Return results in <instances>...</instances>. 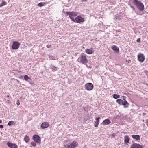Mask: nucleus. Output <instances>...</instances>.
<instances>
[{
    "instance_id": "f257e3e1",
    "label": "nucleus",
    "mask_w": 148,
    "mask_h": 148,
    "mask_svg": "<svg viewBox=\"0 0 148 148\" xmlns=\"http://www.w3.org/2000/svg\"><path fill=\"white\" fill-rule=\"evenodd\" d=\"M133 2L140 11H142L144 10V5L140 1L138 0H134Z\"/></svg>"
},
{
    "instance_id": "f03ea898",
    "label": "nucleus",
    "mask_w": 148,
    "mask_h": 148,
    "mask_svg": "<svg viewBox=\"0 0 148 148\" xmlns=\"http://www.w3.org/2000/svg\"><path fill=\"white\" fill-rule=\"evenodd\" d=\"M66 14L69 16V17L72 21H74V18L73 17L76 16L77 15V13L75 11L66 12Z\"/></svg>"
},
{
    "instance_id": "7ed1b4c3",
    "label": "nucleus",
    "mask_w": 148,
    "mask_h": 148,
    "mask_svg": "<svg viewBox=\"0 0 148 148\" xmlns=\"http://www.w3.org/2000/svg\"><path fill=\"white\" fill-rule=\"evenodd\" d=\"M78 61L85 64L87 63L88 60L87 59L85 55L84 54H81L80 57L78 58Z\"/></svg>"
},
{
    "instance_id": "20e7f679",
    "label": "nucleus",
    "mask_w": 148,
    "mask_h": 148,
    "mask_svg": "<svg viewBox=\"0 0 148 148\" xmlns=\"http://www.w3.org/2000/svg\"><path fill=\"white\" fill-rule=\"evenodd\" d=\"M33 139L37 143L39 144L41 143V138L38 135H34L33 136Z\"/></svg>"
},
{
    "instance_id": "39448f33",
    "label": "nucleus",
    "mask_w": 148,
    "mask_h": 148,
    "mask_svg": "<svg viewBox=\"0 0 148 148\" xmlns=\"http://www.w3.org/2000/svg\"><path fill=\"white\" fill-rule=\"evenodd\" d=\"M84 18H82L81 16H77L74 19V21H73L75 22H76L78 23H80L84 22Z\"/></svg>"
},
{
    "instance_id": "423d86ee",
    "label": "nucleus",
    "mask_w": 148,
    "mask_h": 148,
    "mask_svg": "<svg viewBox=\"0 0 148 148\" xmlns=\"http://www.w3.org/2000/svg\"><path fill=\"white\" fill-rule=\"evenodd\" d=\"M78 145L77 143L73 141L70 145H67L66 148H75Z\"/></svg>"
},
{
    "instance_id": "0eeeda50",
    "label": "nucleus",
    "mask_w": 148,
    "mask_h": 148,
    "mask_svg": "<svg viewBox=\"0 0 148 148\" xmlns=\"http://www.w3.org/2000/svg\"><path fill=\"white\" fill-rule=\"evenodd\" d=\"M137 57L138 60L140 62H143L144 61L145 57L143 54L139 53L138 54Z\"/></svg>"
},
{
    "instance_id": "6e6552de",
    "label": "nucleus",
    "mask_w": 148,
    "mask_h": 148,
    "mask_svg": "<svg viewBox=\"0 0 148 148\" xmlns=\"http://www.w3.org/2000/svg\"><path fill=\"white\" fill-rule=\"evenodd\" d=\"M20 44L17 41H14L12 45V48L14 50L18 49L20 45Z\"/></svg>"
},
{
    "instance_id": "1a4fd4ad",
    "label": "nucleus",
    "mask_w": 148,
    "mask_h": 148,
    "mask_svg": "<svg viewBox=\"0 0 148 148\" xmlns=\"http://www.w3.org/2000/svg\"><path fill=\"white\" fill-rule=\"evenodd\" d=\"M85 89L88 90H91L93 89V86L90 83L86 84L85 86Z\"/></svg>"
},
{
    "instance_id": "9d476101",
    "label": "nucleus",
    "mask_w": 148,
    "mask_h": 148,
    "mask_svg": "<svg viewBox=\"0 0 148 148\" xmlns=\"http://www.w3.org/2000/svg\"><path fill=\"white\" fill-rule=\"evenodd\" d=\"M143 147L139 144L134 143L132 144L131 147L130 148H142Z\"/></svg>"
},
{
    "instance_id": "9b49d317",
    "label": "nucleus",
    "mask_w": 148,
    "mask_h": 148,
    "mask_svg": "<svg viewBox=\"0 0 148 148\" xmlns=\"http://www.w3.org/2000/svg\"><path fill=\"white\" fill-rule=\"evenodd\" d=\"M7 145L10 148H17L18 147L16 144L10 142L7 143Z\"/></svg>"
},
{
    "instance_id": "f8f14e48",
    "label": "nucleus",
    "mask_w": 148,
    "mask_h": 148,
    "mask_svg": "<svg viewBox=\"0 0 148 148\" xmlns=\"http://www.w3.org/2000/svg\"><path fill=\"white\" fill-rule=\"evenodd\" d=\"M49 125L48 123L47 122H45L43 123L41 125V127L42 129H45L47 128Z\"/></svg>"
},
{
    "instance_id": "ddd939ff",
    "label": "nucleus",
    "mask_w": 148,
    "mask_h": 148,
    "mask_svg": "<svg viewBox=\"0 0 148 148\" xmlns=\"http://www.w3.org/2000/svg\"><path fill=\"white\" fill-rule=\"evenodd\" d=\"M111 123L109 119H106L102 122V124L104 125H109Z\"/></svg>"
},
{
    "instance_id": "4468645a",
    "label": "nucleus",
    "mask_w": 148,
    "mask_h": 148,
    "mask_svg": "<svg viewBox=\"0 0 148 148\" xmlns=\"http://www.w3.org/2000/svg\"><path fill=\"white\" fill-rule=\"evenodd\" d=\"M86 53L89 54H91L93 53V49L92 48H90V49H85Z\"/></svg>"
},
{
    "instance_id": "2eb2a0df",
    "label": "nucleus",
    "mask_w": 148,
    "mask_h": 148,
    "mask_svg": "<svg viewBox=\"0 0 148 148\" xmlns=\"http://www.w3.org/2000/svg\"><path fill=\"white\" fill-rule=\"evenodd\" d=\"M100 117H98L96 119V121L94 123V126L95 127H98L99 123Z\"/></svg>"
},
{
    "instance_id": "dca6fc26",
    "label": "nucleus",
    "mask_w": 148,
    "mask_h": 148,
    "mask_svg": "<svg viewBox=\"0 0 148 148\" xmlns=\"http://www.w3.org/2000/svg\"><path fill=\"white\" fill-rule=\"evenodd\" d=\"M132 137L134 139L137 140H139L140 139V136L139 135H132Z\"/></svg>"
},
{
    "instance_id": "f3484780",
    "label": "nucleus",
    "mask_w": 148,
    "mask_h": 148,
    "mask_svg": "<svg viewBox=\"0 0 148 148\" xmlns=\"http://www.w3.org/2000/svg\"><path fill=\"white\" fill-rule=\"evenodd\" d=\"M124 142L125 143H128L129 142V136L127 135H125L124 137Z\"/></svg>"
},
{
    "instance_id": "a211bd4d",
    "label": "nucleus",
    "mask_w": 148,
    "mask_h": 148,
    "mask_svg": "<svg viewBox=\"0 0 148 148\" xmlns=\"http://www.w3.org/2000/svg\"><path fill=\"white\" fill-rule=\"evenodd\" d=\"M15 124V123L13 121H9L8 124L9 126H11L13 125H14Z\"/></svg>"
},
{
    "instance_id": "6ab92c4d",
    "label": "nucleus",
    "mask_w": 148,
    "mask_h": 148,
    "mask_svg": "<svg viewBox=\"0 0 148 148\" xmlns=\"http://www.w3.org/2000/svg\"><path fill=\"white\" fill-rule=\"evenodd\" d=\"M51 69L53 70V71H55L57 70L58 68L54 65H51Z\"/></svg>"
},
{
    "instance_id": "aec40b11",
    "label": "nucleus",
    "mask_w": 148,
    "mask_h": 148,
    "mask_svg": "<svg viewBox=\"0 0 148 148\" xmlns=\"http://www.w3.org/2000/svg\"><path fill=\"white\" fill-rule=\"evenodd\" d=\"M112 49L116 52H117L119 51V48L115 45L113 46L112 48Z\"/></svg>"
},
{
    "instance_id": "412c9836",
    "label": "nucleus",
    "mask_w": 148,
    "mask_h": 148,
    "mask_svg": "<svg viewBox=\"0 0 148 148\" xmlns=\"http://www.w3.org/2000/svg\"><path fill=\"white\" fill-rule=\"evenodd\" d=\"M29 138L28 136H27V135H26L25 136L24 138V140L26 142H28L29 141Z\"/></svg>"
},
{
    "instance_id": "4be33fe9",
    "label": "nucleus",
    "mask_w": 148,
    "mask_h": 148,
    "mask_svg": "<svg viewBox=\"0 0 148 148\" xmlns=\"http://www.w3.org/2000/svg\"><path fill=\"white\" fill-rule=\"evenodd\" d=\"M46 4V3L45 2H41L38 4V6L40 7H41L44 6Z\"/></svg>"
},
{
    "instance_id": "5701e85b",
    "label": "nucleus",
    "mask_w": 148,
    "mask_h": 148,
    "mask_svg": "<svg viewBox=\"0 0 148 148\" xmlns=\"http://www.w3.org/2000/svg\"><path fill=\"white\" fill-rule=\"evenodd\" d=\"M117 102L120 105H122L123 100L121 99H119L116 100Z\"/></svg>"
},
{
    "instance_id": "b1692460",
    "label": "nucleus",
    "mask_w": 148,
    "mask_h": 148,
    "mask_svg": "<svg viewBox=\"0 0 148 148\" xmlns=\"http://www.w3.org/2000/svg\"><path fill=\"white\" fill-rule=\"evenodd\" d=\"M119 14H116L114 16V19L115 20V21H117L119 20Z\"/></svg>"
},
{
    "instance_id": "393cba45",
    "label": "nucleus",
    "mask_w": 148,
    "mask_h": 148,
    "mask_svg": "<svg viewBox=\"0 0 148 148\" xmlns=\"http://www.w3.org/2000/svg\"><path fill=\"white\" fill-rule=\"evenodd\" d=\"M24 79L25 81H27L29 79H31V78L29 77L27 75H25L24 76Z\"/></svg>"
},
{
    "instance_id": "a878e982",
    "label": "nucleus",
    "mask_w": 148,
    "mask_h": 148,
    "mask_svg": "<svg viewBox=\"0 0 148 148\" xmlns=\"http://www.w3.org/2000/svg\"><path fill=\"white\" fill-rule=\"evenodd\" d=\"M113 97L115 99H117L120 97V96L119 95L116 94H114L113 95Z\"/></svg>"
},
{
    "instance_id": "bb28decb",
    "label": "nucleus",
    "mask_w": 148,
    "mask_h": 148,
    "mask_svg": "<svg viewBox=\"0 0 148 148\" xmlns=\"http://www.w3.org/2000/svg\"><path fill=\"white\" fill-rule=\"evenodd\" d=\"M7 3L5 1H3L2 3L0 4V7L2 6L6 5Z\"/></svg>"
},
{
    "instance_id": "cd10ccee",
    "label": "nucleus",
    "mask_w": 148,
    "mask_h": 148,
    "mask_svg": "<svg viewBox=\"0 0 148 148\" xmlns=\"http://www.w3.org/2000/svg\"><path fill=\"white\" fill-rule=\"evenodd\" d=\"M123 14L122 13H120L119 15V21L121 19L123 18Z\"/></svg>"
},
{
    "instance_id": "c85d7f7f",
    "label": "nucleus",
    "mask_w": 148,
    "mask_h": 148,
    "mask_svg": "<svg viewBox=\"0 0 148 148\" xmlns=\"http://www.w3.org/2000/svg\"><path fill=\"white\" fill-rule=\"evenodd\" d=\"M128 104V102L125 99H124V101L123 100V103H122V105H123L125 106V105H126V104Z\"/></svg>"
},
{
    "instance_id": "c756f323",
    "label": "nucleus",
    "mask_w": 148,
    "mask_h": 148,
    "mask_svg": "<svg viewBox=\"0 0 148 148\" xmlns=\"http://www.w3.org/2000/svg\"><path fill=\"white\" fill-rule=\"evenodd\" d=\"M31 144L34 147H35L36 146V143L34 142H31Z\"/></svg>"
},
{
    "instance_id": "7c9ffc66",
    "label": "nucleus",
    "mask_w": 148,
    "mask_h": 148,
    "mask_svg": "<svg viewBox=\"0 0 148 148\" xmlns=\"http://www.w3.org/2000/svg\"><path fill=\"white\" fill-rule=\"evenodd\" d=\"M46 47L47 48H51V45H47L46 46Z\"/></svg>"
},
{
    "instance_id": "2f4dec72",
    "label": "nucleus",
    "mask_w": 148,
    "mask_h": 148,
    "mask_svg": "<svg viewBox=\"0 0 148 148\" xmlns=\"http://www.w3.org/2000/svg\"><path fill=\"white\" fill-rule=\"evenodd\" d=\"M16 104L18 106L20 105V103L19 102V100H18L17 101V102H16Z\"/></svg>"
},
{
    "instance_id": "473e14b6",
    "label": "nucleus",
    "mask_w": 148,
    "mask_h": 148,
    "mask_svg": "<svg viewBox=\"0 0 148 148\" xmlns=\"http://www.w3.org/2000/svg\"><path fill=\"white\" fill-rule=\"evenodd\" d=\"M50 59H51V60H55V59L54 58H53L52 56H49V57Z\"/></svg>"
},
{
    "instance_id": "72a5a7b5",
    "label": "nucleus",
    "mask_w": 148,
    "mask_h": 148,
    "mask_svg": "<svg viewBox=\"0 0 148 148\" xmlns=\"http://www.w3.org/2000/svg\"><path fill=\"white\" fill-rule=\"evenodd\" d=\"M137 42L138 43H139L140 42V38H138L137 40Z\"/></svg>"
},
{
    "instance_id": "f704fd0d",
    "label": "nucleus",
    "mask_w": 148,
    "mask_h": 148,
    "mask_svg": "<svg viewBox=\"0 0 148 148\" xmlns=\"http://www.w3.org/2000/svg\"><path fill=\"white\" fill-rule=\"evenodd\" d=\"M145 73L146 75L148 76V71H145Z\"/></svg>"
},
{
    "instance_id": "c9c22d12",
    "label": "nucleus",
    "mask_w": 148,
    "mask_h": 148,
    "mask_svg": "<svg viewBox=\"0 0 148 148\" xmlns=\"http://www.w3.org/2000/svg\"><path fill=\"white\" fill-rule=\"evenodd\" d=\"M3 127V126L2 125H0V128H2Z\"/></svg>"
},
{
    "instance_id": "e433bc0d",
    "label": "nucleus",
    "mask_w": 148,
    "mask_h": 148,
    "mask_svg": "<svg viewBox=\"0 0 148 148\" xmlns=\"http://www.w3.org/2000/svg\"><path fill=\"white\" fill-rule=\"evenodd\" d=\"M146 123H147V125L148 126V119L147 120V121L146 122Z\"/></svg>"
},
{
    "instance_id": "4c0bfd02",
    "label": "nucleus",
    "mask_w": 148,
    "mask_h": 148,
    "mask_svg": "<svg viewBox=\"0 0 148 148\" xmlns=\"http://www.w3.org/2000/svg\"><path fill=\"white\" fill-rule=\"evenodd\" d=\"M131 8L133 9L134 10H135V8L133 6H131Z\"/></svg>"
},
{
    "instance_id": "58836bf2",
    "label": "nucleus",
    "mask_w": 148,
    "mask_h": 148,
    "mask_svg": "<svg viewBox=\"0 0 148 148\" xmlns=\"http://www.w3.org/2000/svg\"><path fill=\"white\" fill-rule=\"evenodd\" d=\"M83 2H85L87 1V0H82Z\"/></svg>"
},
{
    "instance_id": "ea45409f",
    "label": "nucleus",
    "mask_w": 148,
    "mask_h": 148,
    "mask_svg": "<svg viewBox=\"0 0 148 148\" xmlns=\"http://www.w3.org/2000/svg\"><path fill=\"white\" fill-rule=\"evenodd\" d=\"M128 106H124V107L125 108H127V107H128Z\"/></svg>"
},
{
    "instance_id": "a19ab883",
    "label": "nucleus",
    "mask_w": 148,
    "mask_h": 148,
    "mask_svg": "<svg viewBox=\"0 0 148 148\" xmlns=\"http://www.w3.org/2000/svg\"><path fill=\"white\" fill-rule=\"evenodd\" d=\"M2 122V121L1 120H0V123H1Z\"/></svg>"
},
{
    "instance_id": "79ce46f5",
    "label": "nucleus",
    "mask_w": 148,
    "mask_h": 148,
    "mask_svg": "<svg viewBox=\"0 0 148 148\" xmlns=\"http://www.w3.org/2000/svg\"><path fill=\"white\" fill-rule=\"evenodd\" d=\"M145 113H143V115H145Z\"/></svg>"
},
{
    "instance_id": "37998d69",
    "label": "nucleus",
    "mask_w": 148,
    "mask_h": 148,
    "mask_svg": "<svg viewBox=\"0 0 148 148\" xmlns=\"http://www.w3.org/2000/svg\"><path fill=\"white\" fill-rule=\"evenodd\" d=\"M17 82H19V81L18 80H17Z\"/></svg>"
},
{
    "instance_id": "c03bdc74",
    "label": "nucleus",
    "mask_w": 148,
    "mask_h": 148,
    "mask_svg": "<svg viewBox=\"0 0 148 148\" xmlns=\"http://www.w3.org/2000/svg\"><path fill=\"white\" fill-rule=\"evenodd\" d=\"M7 97H9V95H7Z\"/></svg>"
},
{
    "instance_id": "a18cd8bd",
    "label": "nucleus",
    "mask_w": 148,
    "mask_h": 148,
    "mask_svg": "<svg viewBox=\"0 0 148 148\" xmlns=\"http://www.w3.org/2000/svg\"><path fill=\"white\" fill-rule=\"evenodd\" d=\"M114 134H112L113 136H114Z\"/></svg>"
},
{
    "instance_id": "49530a36",
    "label": "nucleus",
    "mask_w": 148,
    "mask_h": 148,
    "mask_svg": "<svg viewBox=\"0 0 148 148\" xmlns=\"http://www.w3.org/2000/svg\"><path fill=\"white\" fill-rule=\"evenodd\" d=\"M123 97H124H124H125V96H123Z\"/></svg>"
}]
</instances>
